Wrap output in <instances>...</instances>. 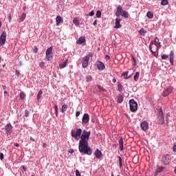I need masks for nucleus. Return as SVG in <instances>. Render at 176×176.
<instances>
[{
    "mask_svg": "<svg viewBox=\"0 0 176 176\" xmlns=\"http://www.w3.org/2000/svg\"><path fill=\"white\" fill-rule=\"evenodd\" d=\"M90 131L84 130L82 133V129H77L76 130H72L71 135L73 138H75L78 143V151L82 155H87L91 156L93 155V150L91 147L89 146V139L90 138Z\"/></svg>",
    "mask_w": 176,
    "mask_h": 176,
    "instance_id": "nucleus-1",
    "label": "nucleus"
},
{
    "mask_svg": "<svg viewBox=\"0 0 176 176\" xmlns=\"http://www.w3.org/2000/svg\"><path fill=\"white\" fill-rule=\"evenodd\" d=\"M157 122L158 124H164V114L163 113V109L160 108L157 113Z\"/></svg>",
    "mask_w": 176,
    "mask_h": 176,
    "instance_id": "nucleus-2",
    "label": "nucleus"
},
{
    "mask_svg": "<svg viewBox=\"0 0 176 176\" xmlns=\"http://www.w3.org/2000/svg\"><path fill=\"white\" fill-rule=\"evenodd\" d=\"M93 56V53L89 52V54L82 58V68H87L89 67V61H90V57Z\"/></svg>",
    "mask_w": 176,
    "mask_h": 176,
    "instance_id": "nucleus-3",
    "label": "nucleus"
},
{
    "mask_svg": "<svg viewBox=\"0 0 176 176\" xmlns=\"http://www.w3.org/2000/svg\"><path fill=\"white\" fill-rule=\"evenodd\" d=\"M161 163L164 166H168L171 163V156L169 154H164L162 156Z\"/></svg>",
    "mask_w": 176,
    "mask_h": 176,
    "instance_id": "nucleus-4",
    "label": "nucleus"
},
{
    "mask_svg": "<svg viewBox=\"0 0 176 176\" xmlns=\"http://www.w3.org/2000/svg\"><path fill=\"white\" fill-rule=\"evenodd\" d=\"M129 108L131 112H137V109H138V104H137V102L134 100V99L129 100Z\"/></svg>",
    "mask_w": 176,
    "mask_h": 176,
    "instance_id": "nucleus-5",
    "label": "nucleus"
},
{
    "mask_svg": "<svg viewBox=\"0 0 176 176\" xmlns=\"http://www.w3.org/2000/svg\"><path fill=\"white\" fill-rule=\"evenodd\" d=\"M160 47H162L161 44L156 45V44H153V43H151V45H149V49L153 54H155V53L159 52V49H160Z\"/></svg>",
    "mask_w": 176,
    "mask_h": 176,
    "instance_id": "nucleus-6",
    "label": "nucleus"
},
{
    "mask_svg": "<svg viewBox=\"0 0 176 176\" xmlns=\"http://www.w3.org/2000/svg\"><path fill=\"white\" fill-rule=\"evenodd\" d=\"M4 130L7 135H10V134L13 133V126H12V124L9 122L5 126Z\"/></svg>",
    "mask_w": 176,
    "mask_h": 176,
    "instance_id": "nucleus-7",
    "label": "nucleus"
},
{
    "mask_svg": "<svg viewBox=\"0 0 176 176\" xmlns=\"http://www.w3.org/2000/svg\"><path fill=\"white\" fill-rule=\"evenodd\" d=\"M6 32H2L0 36V46H3L6 43Z\"/></svg>",
    "mask_w": 176,
    "mask_h": 176,
    "instance_id": "nucleus-8",
    "label": "nucleus"
},
{
    "mask_svg": "<svg viewBox=\"0 0 176 176\" xmlns=\"http://www.w3.org/2000/svg\"><path fill=\"white\" fill-rule=\"evenodd\" d=\"M90 120V116H89V113H84L82 118V124H87V123Z\"/></svg>",
    "mask_w": 176,
    "mask_h": 176,
    "instance_id": "nucleus-9",
    "label": "nucleus"
},
{
    "mask_svg": "<svg viewBox=\"0 0 176 176\" xmlns=\"http://www.w3.org/2000/svg\"><path fill=\"white\" fill-rule=\"evenodd\" d=\"M172 92L173 88L171 87V86H169L164 89L162 96L163 97H167V96H168V94H171Z\"/></svg>",
    "mask_w": 176,
    "mask_h": 176,
    "instance_id": "nucleus-10",
    "label": "nucleus"
},
{
    "mask_svg": "<svg viewBox=\"0 0 176 176\" xmlns=\"http://www.w3.org/2000/svg\"><path fill=\"white\" fill-rule=\"evenodd\" d=\"M149 124L146 121H144L140 124V127L143 131H146L148 130V127Z\"/></svg>",
    "mask_w": 176,
    "mask_h": 176,
    "instance_id": "nucleus-11",
    "label": "nucleus"
},
{
    "mask_svg": "<svg viewBox=\"0 0 176 176\" xmlns=\"http://www.w3.org/2000/svg\"><path fill=\"white\" fill-rule=\"evenodd\" d=\"M96 65L99 71H104V69H105V65L101 61H98Z\"/></svg>",
    "mask_w": 176,
    "mask_h": 176,
    "instance_id": "nucleus-12",
    "label": "nucleus"
},
{
    "mask_svg": "<svg viewBox=\"0 0 176 176\" xmlns=\"http://www.w3.org/2000/svg\"><path fill=\"white\" fill-rule=\"evenodd\" d=\"M94 156L96 159H101L102 157V153L100 149L97 148L94 152Z\"/></svg>",
    "mask_w": 176,
    "mask_h": 176,
    "instance_id": "nucleus-13",
    "label": "nucleus"
},
{
    "mask_svg": "<svg viewBox=\"0 0 176 176\" xmlns=\"http://www.w3.org/2000/svg\"><path fill=\"white\" fill-rule=\"evenodd\" d=\"M121 21L122 19H120V18H116L114 28H116L117 30L119 28H122V25L120 24Z\"/></svg>",
    "mask_w": 176,
    "mask_h": 176,
    "instance_id": "nucleus-14",
    "label": "nucleus"
},
{
    "mask_svg": "<svg viewBox=\"0 0 176 176\" xmlns=\"http://www.w3.org/2000/svg\"><path fill=\"white\" fill-rule=\"evenodd\" d=\"M123 8H122V6H118L117 8V12L116 13V16L117 17H120V14H122V12H123Z\"/></svg>",
    "mask_w": 176,
    "mask_h": 176,
    "instance_id": "nucleus-15",
    "label": "nucleus"
},
{
    "mask_svg": "<svg viewBox=\"0 0 176 176\" xmlns=\"http://www.w3.org/2000/svg\"><path fill=\"white\" fill-rule=\"evenodd\" d=\"M118 143H119V145H120V151L121 152H123V151L124 150V142H123V138H120V140H118Z\"/></svg>",
    "mask_w": 176,
    "mask_h": 176,
    "instance_id": "nucleus-16",
    "label": "nucleus"
},
{
    "mask_svg": "<svg viewBox=\"0 0 176 176\" xmlns=\"http://www.w3.org/2000/svg\"><path fill=\"white\" fill-rule=\"evenodd\" d=\"M169 61L171 65H174V51H170L169 54Z\"/></svg>",
    "mask_w": 176,
    "mask_h": 176,
    "instance_id": "nucleus-17",
    "label": "nucleus"
},
{
    "mask_svg": "<svg viewBox=\"0 0 176 176\" xmlns=\"http://www.w3.org/2000/svg\"><path fill=\"white\" fill-rule=\"evenodd\" d=\"M77 45H82V43H86V37L81 36L76 41Z\"/></svg>",
    "mask_w": 176,
    "mask_h": 176,
    "instance_id": "nucleus-18",
    "label": "nucleus"
},
{
    "mask_svg": "<svg viewBox=\"0 0 176 176\" xmlns=\"http://www.w3.org/2000/svg\"><path fill=\"white\" fill-rule=\"evenodd\" d=\"M56 23L57 26L60 25V24H61V23H63V18L60 15H58L56 16Z\"/></svg>",
    "mask_w": 176,
    "mask_h": 176,
    "instance_id": "nucleus-19",
    "label": "nucleus"
},
{
    "mask_svg": "<svg viewBox=\"0 0 176 176\" xmlns=\"http://www.w3.org/2000/svg\"><path fill=\"white\" fill-rule=\"evenodd\" d=\"M67 64H68V59H66L65 61H64L63 63L59 64V68L60 69H63V68H65V67H67Z\"/></svg>",
    "mask_w": 176,
    "mask_h": 176,
    "instance_id": "nucleus-20",
    "label": "nucleus"
},
{
    "mask_svg": "<svg viewBox=\"0 0 176 176\" xmlns=\"http://www.w3.org/2000/svg\"><path fill=\"white\" fill-rule=\"evenodd\" d=\"M124 97L123 95H119L117 98V102L118 104H122L123 102V100H124Z\"/></svg>",
    "mask_w": 176,
    "mask_h": 176,
    "instance_id": "nucleus-21",
    "label": "nucleus"
},
{
    "mask_svg": "<svg viewBox=\"0 0 176 176\" xmlns=\"http://www.w3.org/2000/svg\"><path fill=\"white\" fill-rule=\"evenodd\" d=\"M140 35H141L142 36H145V35L146 34V31L145 29L144 28H141L139 31H138Z\"/></svg>",
    "mask_w": 176,
    "mask_h": 176,
    "instance_id": "nucleus-22",
    "label": "nucleus"
},
{
    "mask_svg": "<svg viewBox=\"0 0 176 176\" xmlns=\"http://www.w3.org/2000/svg\"><path fill=\"white\" fill-rule=\"evenodd\" d=\"M52 52H53V47H50L47 49L46 52H45V54L46 56H49L50 54H53L52 53Z\"/></svg>",
    "mask_w": 176,
    "mask_h": 176,
    "instance_id": "nucleus-23",
    "label": "nucleus"
},
{
    "mask_svg": "<svg viewBox=\"0 0 176 176\" xmlns=\"http://www.w3.org/2000/svg\"><path fill=\"white\" fill-rule=\"evenodd\" d=\"M120 16H122V17H124V19H129V12L124 10L122 12H121Z\"/></svg>",
    "mask_w": 176,
    "mask_h": 176,
    "instance_id": "nucleus-24",
    "label": "nucleus"
},
{
    "mask_svg": "<svg viewBox=\"0 0 176 176\" xmlns=\"http://www.w3.org/2000/svg\"><path fill=\"white\" fill-rule=\"evenodd\" d=\"M25 17H27V14H25V12H23L19 18L20 23H23V21L25 20Z\"/></svg>",
    "mask_w": 176,
    "mask_h": 176,
    "instance_id": "nucleus-25",
    "label": "nucleus"
},
{
    "mask_svg": "<svg viewBox=\"0 0 176 176\" xmlns=\"http://www.w3.org/2000/svg\"><path fill=\"white\" fill-rule=\"evenodd\" d=\"M67 109H68V104H63L61 108V113L67 112Z\"/></svg>",
    "mask_w": 176,
    "mask_h": 176,
    "instance_id": "nucleus-26",
    "label": "nucleus"
},
{
    "mask_svg": "<svg viewBox=\"0 0 176 176\" xmlns=\"http://www.w3.org/2000/svg\"><path fill=\"white\" fill-rule=\"evenodd\" d=\"M139 78H140V72H137L133 76L134 81L138 82Z\"/></svg>",
    "mask_w": 176,
    "mask_h": 176,
    "instance_id": "nucleus-27",
    "label": "nucleus"
},
{
    "mask_svg": "<svg viewBox=\"0 0 176 176\" xmlns=\"http://www.w3.org/2000/svg\"><path fill=\"white\" fill-rule=\"evenodd\" d=\"M42 94H43V91L40 90L37 94V101H39V100H41V98H42Z\"/></svg>",
    "mask_w": 176,
    "mask_h": 176,
    "instance_id": "nucleus-28",
    "label": "nucleus"
},
{
    "mask_svg": "<svg viewBox=\"0 0 176 176\" xmlns=\"http://www.w3.org/2000/svg\"><path fill=\"white\" fill-rule=\"evenodd\" d=\"M85 80L87 83H89V82H91V80H93V77H91L90 75H87L85 76Z\"/></svg>",
    "mask_w": 176,
    "mask_h": 176,
    "instance_id": "nucleus-29",
    "label": "nucleus"
},
{
    "mask_svg": "<svg viewBox=\"0 0 176 176\" xmlns=\"http://www.w3.org/2000/svg\"><path fill=\"white\" fill-rule=\"evenodd\" d=\"M163 170H164V167L160 166L156 169L155 173H156V174H159V173H162L163 171Z\"/></svg>",
    "mask_w": 176,
    "mask_h": 176,
    "instance_id": "nucleus-30",
    "label": "nucleus"
},
{
    "mask_svg": "<svg viewBox=\"0 0 176 176\" xmlns=\"http://www.w3.org/2000/svg\"><path fill=\"white\" fill-rule=\"evenodd\" d=\"M80 21L79 20H78V18H75L73 20V24H75L76 27H79V24H80Z\"/></svg>",
    "mask_w": 176,
    "mask_h": 176,
    "instance_id": "nucleus-31",
    "label": "nucleus"
},
{
    "mask_svg": "<svg viewBox=\"0 0 176 176\" xmlns=\"http://www.w3.org/2000/svg\"><path fill=\"white\" fill-rule=\"evenodd\" d=\"M153 45H156L157 46L160 45V40L159 38L156 37L154 40V43H153Z\"/></svg>",
    "mask_w": 176,
    "mask_h": 176,
    "instance_id": "nucleus-32",
    "label": "nucleus"
},
{
    "mask_svg": "<svg viewBox=\"0 0 176 176\" xmlns=\"http://www.w3.org/2000/svg\"><path fill=\"white\" fill-rule=\"evenodd\" d=\"M19 98L21 100H25V93H24L23 91L21 92L19 94Z\"/></svg>",
    "mask_w": 176,
    "mask_h": 176,
    "instance_id": "nucleus-33",
    "label": "nucleus"
},
{
    "mask_svg": "<svg viewBox=\"0 0 176 176\" xmlns=\"http://www.w3.org/2000/svg\"><path fill=\"white\" fill-rule=\"evenodd\" d=\"M45 58L47 61H51V60H53V54L46 55Z\"/></svg>",
    "mask_w": 176,
    "mask_h": 176,
    "instance_id": "nucleus-34",
    "label": "nucleus"
},
{
    "mask_svg": "<svg viewBox=\"0 0 176 176\" xmlns=\"http://www.w3.org/2000/svg\"><path fill=\"white\" fill-rule=\"evenodd\" d=\"M118 91L120 92H122L123 91V86H122V84L118 82Z\"/></svg>",
    "mask_w": 176,
    "mask_h": 176,
    "instance_id": "nucleus-35",
    "label": "nucleus"
},
{
    "mask_svg": "<svg viewBox=\"0 0 176 176\" xmlns=\"http://www.w3.org/2000/svg\"><path fill=\"white\" fill-rule=\"evenodd\" d=\"M146 16L148 18V19H153V13L152 12H148L146 13Z\"/></svg>",
    "mask_w": 176,
    "mask_h": 176,
    "instance_id": "nucleus-36",
    "label": "nucleus"
},
{
    "mask_svg": "<svg viewBox=\"0 0 176 176\" xmlns=\"http://www.w3.org/2000/svg\"><path fill=\"white\" fill-rule=\"evenodd\" d=\"M161 5H162L163 6H166V5H168V1L162 0L161 1Z\"/></svg>",
    "mask_w": 176,
    "mask_h": 176,
    "instance_id": "nucleus-37",
    "label": "nucleus"
},
{
    "mask_svg": "<svg viewBox=\"0 0 176 176\" xmlns=\"http://www.w3.org/2000/svg\"><path fill=\"white\" fill-rule=\"evenodd\" d=\"M118 159L120 167V168H122V166H123L122 164V157H120V156H118Z\"/></svg>",
    "mask_w": 176,
    "mask_h": 176,
    "instance_id": "nucleus-38",
    "label": "nucleus"
},
{
    "mask_svg": "<svg viewBox=\"0 0 176 176\" xmlns=\"http://www.w3.org/2000/svg\"><path fill=\"white\" fill-rule=\"evenodd\" d=\"M54 109H55L56 116H58V107H57V105H55Z\"/></svg>",
    "mask_w": 176,
    "mask_h": 176,
    "instance_id": "nucleus-39",
    "label": "nucleus"
},
{
    "mask_svg": "<svg viewBox=\"0 0 176 176\" xmlns=\"http://www.w3.org/2000/svg\"><path fill=\"white\" fill-rule=\"evenodd\" d=\"M96 16L98 19H100L101 17V11L100 10H98L96 12Z\"/></svg>",
    "mask_w": 176,
    "mask_h": 176,
    "instance_id": "nucleus-40",
    "label": "nucleus"
},
{
    "mask_svg": "<svg viewBox=\"0 0 176 176\" xmlns=\"http://www.w3.org/2000/svg\"><path fill=\"white\" fill-rule=\"evenodd\" d=\"M161 58H162V60H167V58H168V55H167V54H162L161 56Z\"/></svg>",
    "mask_w": 176,
    "mask_h": 176,
    "instance_id": "nucleus-41",
    "label": "nucleus"
},
{
    "mask_svg": "<svg viewBox=\"0 0 176 176\" xmlns=\"http://www.w3.org/2000/svg\"><path fill=\"white\" fill-rule=\"evenodd\" d=\"M39 67L41 68V69H43V68H45V62L40 63Z\"/></svg>",
    "mask_w": 176,
    "mask_h": 176,
    "instance_id": "nucleus-42",
    "label": "nucleus"
},
{
    "mask_svg": "<svg viewBox=\"0 0 176 176\" xmlns=\"http://www.w3.org/2000/svg\"><path fill=\"white\" fill-rule=\"evenodd\" d=\"M127 75H129V72H126L125 73H123V76H126L125 79H130V76L127 77Z\"/></svg>",
    "mask_w": 176,
    "mask_h": 176,
    "instance_id": "nucleus-43",
    "label": "nucleus"
},
{
    "mask_svg": "<svg viewBox=\"0 0 176 176\" xmlns=\"http://www.w3.org/2000/svg\"><path fill=\"white\" fill-rule=\"evenodd\" d=\"M169 118H170V113H167L166 116V122L167 124H168Z\"/></svg>",
    "mask_w": 176,
    "mask_h": 176,
    "instance_id": "nucleus-44",
    "label": "nucleus"
},
{
    "mask_svg": "<svg viewBox=\"0 0 176 176\" xmlns=\"http://www.w3.org/2000/svg\"><path fill=\"white\" fill-rule=\"evenodd\" d=\"M132 60L133 61V67H135V65H137V60H135V58H134V56H132Z\"/></svg>",
    "mask_w": 176,
    "mask_h": 176,
    "instance_id": "nucleus-45",
    "label": "nucleus"
},
{
    "mask_svg": "<svg viewBox=\"0 0 176 176\" xmlns=\"http://www.w3.org/2000/svg\"><path fill=\"white\" fill-rule=\"evenodd\" d=\"M25 118H28V116H30V111H28V110L25 111Z\"/></svg>",
    "mask_w": 176,
    "mask_h": 176,
    "instance_id": "nucleus-46",
    "label": "nucleus"
},
{
    "mask_svg": "<svg viewBox=\"0 0 176 176\" xmlns=\"http://www.w3.org/2000/svg\"><path fill=\"white\" fill-rule=\"evenodd\" d=\"M76 176H82V175H80V172H79V170H76Z\"/></svg>",
    "mask_w": 176,
    "mask_h": 176,
    "instance_id": "nucleus-47",
    "label": "nucleus"
},
{
    "mask_svg": "<svg viewBox=\"0 0 176 176\" xmlns=\"http://www.w3.org/2000/svg\"><path fill=\"white\" fill-rule=\"evenodd\" d=\"M173 151L176 152V143H174L173 146Z\"/></svg>",
    "mask_w": 176,
    "mask_h": 176,
    "instance_id": "nucleus-48",
    "label": "nucleus"
},
{
    "mask_svg": "<svg viewBox=\"0 0 176 176\" xmlns=\"http://www.w3.org/2000/svg\"><path fill=\"white\" fill-rule=\"evenodd\" d=\"M4 155L2 153H0V160H3Z\"/></svg>",
    "mask_w": 176,
    "mask_h": 176,
    "instance_id": "nucleus-49",
    "label": "nucleus"
},
{
    "mask_svg": "<svg viewBox=\"0 0 176 176\" xmlns=\"http://www.w3.org/2000/svg\"><path fill=\"white\" fill-rule=\"evenodd\" d=\"M99 90H102V91H105V89L102 88L101 86H98Z\"/></svg>",
    "mask_w": 176,
    "mask_h": 176,
    "instance_id": "nucleus-50",
    "label": "nucleus"
},
{
    "mask_svg": "<svg viewBox=\"0 0 176 176\" xmlns=\"http://www.w3.org/2000/svg\"><path fill=\"white\" fill-rule=\"evenodd\" d=\"M80 111H76V118H78V116H80Z\"/></svg>",
    "mask_w": 176,
    "mask_h": 176,
    "instance_id": "nucleus-51",
    "label": "nucleus"
},
{
    "mask_svg": "<svg viewBox=\"0 0 176 176\" xmlns=\"http://www.w3.org/2000/svg\"><path fill=\"white\" fill-rule=\"evenodd\" d=\"M8 20H9V21H12V14H8Z\"/></svg>",
    "mask_w": 176,
    "mask_h": 176,
    "instance_id": "nucleus-52",
    "label": "nucleus"
},
{
    "mask_svg": "<svg viewBox=\"0 0 176 176\" xmlns=\"http://www.w3.org/2000/svg\"><path fill=\"white\" fill-rule=\"evenodd\" d=\"M94 15V11H91L89 14V16H93Z\"/></svg>",
    "mask_w": 176,
    "mask_h": 176,
    "instance_id": "nucleus-53",
    "label": "nucleus"
},
{
    "mask_svg": "<svg viewBox=\"0 0 176 176\" xmlns=\"http://www.w3.org/2000/svg\"><path fill=\"white\" fill-rule=\"evenodd\" d=\"M16 75L17 76H20V72L19 71V70H16Z\"/></svg>",
    "mask_w": 176,
    "mask_h": 176,
    "instance_id": "nucleus-54",
    "label": "nucleus"
},
{
    "mask_svg": "<svg viewBox=\"0 0 176 176\" xmlns=\"http://www.w3.org/2000/svg\"><path fill=\"white\" fill-rule=\"evenodd\" d=\"M33 52L35 54L38 53V47H36Z\"/></svg>",
    "mask_w": 176,
    "mask_h": 176,
    "instance_id": "nucleus-55",
    "label": "nucleus"
},
{
    "mask_svg": "<svg viewBox=\"0 0 176 176\" xmlns=\"http://www.w3.org/2000/svg\"><path fill=\"white\" fill-rule=\"evenodd\" d=\"M69 153H71V155H72V153H74V149H72V148L69 149Z\"/></svg>",
    "mask_w": 176,
    "mask_h": 176,
    "instance_id": "nucleus-56",
    "label": "nucleus"
},
{
    "mask_svg": "<svg viewBox=\"0 0 176 176\" xmlns=\"http://www.w3.org/2000/svg\"><path fill=\"white\" fill-rule=\"evenodd\" d=\"M21 167H22L23 171H27V168H25V166H22Z\"/></svg>",
    "mask_w": 176,
    "mask_h": 176,
    "instance_id": "nucleus-57",
    "label": "nucleus"
},
{
    "mask_svg": "<svg viewBox=\"0 0 176 176\" xmlns=\"http://www.w3.org/2000/svg\"><path fill=\"white\" fill-rule=\"evenodd\" d=\"M93 25H97V19H96L93 23Z\"/></svg>",
    "mask_w": 176,
    "mask_h": 176,
    "instance_id": "nucleus-58",
    "label": "nucleus"
},
{
    "mask_svg": "<svg viewBox=\"0 0 176 176\" xmlns=\"http://www.w3.org/2000/svg\"><path fill=\"white\" fill-rule=\"evenodd\" d=\"M112 82H113V83H116V78H113L112 79Z\"/></svg>",
    "mask_w": 176,
    "mask_h": 176,
    "instance_id": "nucleus-59",
    "label": "nucleus"
},
{
    "mask_svg": "<svg viewBox=\"0 0 176 176\" xmlns=\"http://www.w3.org/2000/svg\"><path fill=\"white\" fill-rule=\"evenodd\" d=\"M2 87H3V89L5 91V90H6V85H2Z\"/></svg>",
    "mask_w": 176,
    "mask_h": 176,
    "instance_id": "nucleus-60",
    "label": "nucleus"
},
{
    "mask_svg": "<svg viewBox=\"0 0 176 176\" xmlns=\"http://www.w3.org/2000/svg\"><path fill=\"white\" fill-rule=\"evenodd\" d=\"M19 143H15L14 144V146H16V148L19 147Z\"/></svg>",
    "mask_w": 176,
    "mask_h": 176,
    "instance_id": "nucleus-61",
    "label": "nucleus"
},
{
    "mask_svg": "<svg viewBox=\"0 0 176 176\" xmlns=\"http://www.w3.org/2000/svg\"><path fill=\"white\" fill-rule=\"evenodd\" d=\"M30 140L31 141H32L33 142H35V140L34 138H32V137H30Z\"/></svg>",
    "mask_w": 176,
    "mask_h": 176,
    "instance_id": "nucleus-62",
    "label": "nucleus"
},
{
    "mask_svg": "<svg viewBox=\"0 0 176 176\" xmlns=\"http://www.w3.org/2000/svg\"><path fill=\"white\" fill-rule=\"evenodd\" d=\"M107 58H111V56L109 55H106Z\"/></svg>",
    "mask_w": 176,
    "mask_h": 176,
    "instance_id": "nucleus-63",
    "label": "nucleus"
},
{
    "mask_svg": "<svg viewBox=\"0 0 176 176\" xmlns=\"http://www.w3.org/2000/svg\"><path fill=\"white\" fill-rule=\"evenodd\" d=\"M4 94H8V91L5 90L4 91Z\"/></svg>",
    "mask_w": 176,
    "mask_h": 176,
    "instance_id": "nucleus-64",
    "label": "nucleus"
}]
</instances>
